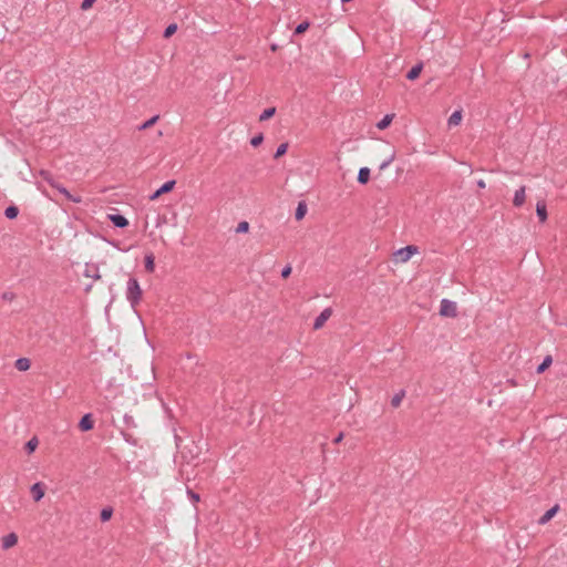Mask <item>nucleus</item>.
<instances>
[{"mask_svg": "<svg viewBox=\"0 0 567 567\" xmlns=\"http://www.w3.org/2000/svg\"><path fill=\"white\" fill-rule=\"evenodd\" d=\"M126 300L130 302L131 307L135 309L142 299V288L136 278L131 277L126 284L125 291Z\"/></svg>", "mask_w": 567, "mask_h": 567, "instance_id": "1", "label": "nucleus"}, {"mask_svg": "<svg viewBox=\"0 0 567 567\" xmlns=\"http://www.w3.org/2000/svg\"><path fill=\"white\" fill-rule=\"evenodd\" d=\"M417 252V247L413 245L405 246L395 251V261L406 262L414 254Z\"/></svg>", "mask_w": 567, "mask_h": 567, "instance_id": "2", "label": "nucleus"}, {"mask_svg": "<svg viewBox=\"0 0 567 567\" xmlns=\"http://www.w3.org/2000/svg\"><path fill=\"white\" fill-rule=\"evenodd\" d=\"M440 315L444 317H455L457 315L456 303L449 299H442L440 305Z\"/></svg>", "mask_w": 567, "mask_h": 567, "instance_id": "3", "label": "nucleus"}, {"mask_svg": "<svg viewBox=\"0 0 567 567\" xmlns=\"http://www.w3.org/2000/svg\"><path fill=\"white\" fill-rule=\"evenodd\" d=\"M176 182L174 179H171V181H167L165 182L158 189H156L151 196H150V199L151 200H155L157 199L162 194H165V193H168L171 192L174 186H175Z\"/></svg>", "mask_w": 567, "mask_h": 567, "instance_id": "4", "label": "nucleus"}, {"mask_svg": "<svg viewBox=\"0 0 567 567\" xmlns=\"http://www.w3.org/2000/svg\"><path fill=\"white\" fill-rule=\"evenodd\" d=\"M331 315H332L331 308L323 309L320 312V315L315 319L313 329L315 330L320 329L324 324V322L331 317Z\"/></svg>", "mask_w": 567, "mask_h": 567, "instance_id": "5", "label": "nucleus"}, {"mask_svg": "<svg viewBox=\"0 0 567 567\" xmlns=\"http://www.w3.org/2000/svg\"><path fill=\"white\" fill-rule=\"evenodd\" d=\"M93 427H94V421L92 419V414L91 413L84 414L79 422V429L82 432H87V431L92 430Z\"/></svg>", "mask_w": 567, "mask_h": 567, "instance_id": "6", "label": "nucleus"}, {"mask_svg": "<svg viewBox=\"0 0 567 567\" xmlns=\"http://www.w3.org/2000/svg\"><path fill=\"white\" fill-rule=\"evenodd\" d=\"M109 219L116 228H125L128 225L127 218L121 214H110Z\"/></svg>", "mask_w": 567, "mask_h": 567, "instance_id": "7", "label": "nucleus"}, {"mask_svg": "<svg viewBox=\"0 0 567 567\" xmlns=\"http://www.w3.org/2000/svg\"><path fill=\"white\" fill-rule=\"evenodd\" d=\"M526 187L525 186H520L518 189H516L515 194H514V198H513V205L515 207H520L524 205L525 203V199H526Z\"/></svg>", "mask_w": 567, "mask_h": 567, "instance_id": "8", "label": "nucleus"}, {"mask_svg": "<svg viewBox=\"0 0 567 567\" xmlns=\"http://www.w3.org/2000/svg\"><path fill=\"white\" fill-rule=\"evenodd\" d=\"M18 543V536L16 533H9L8 535L2 537L1 547L2 549H9L13 547Z\"/></svg>", "mask_w": 567, "mask_h": 567, "instance_id": "9", "label": "nucleus"}, {"mask_svg": "<svg viewBox=\"0 0 567 567\" xmlns=\"http://www.w3.org/2000/svg\"><path fill=\"white\" fill-rule=\"evenodd\" d=\"M31 494H32V497L35 502H40L43 496H44V486L42 483L38 482V483H34L32 486H31Z\"/></svg>", "mask_w": 567, "mask_h": 567, "instance_id": "10", "label": "nucleus"}, {"mask_svg": "<svg viewBox=\"0 0 567 567\" xmlns=\"http://www.w3.org/2000/svg\"><path fill=\"white\" fill-rule=\"evenodd\" d=\"M53 188H55L59 193H61L62 195H64L70 202L72 203H80L81 202V197L79 196H73L63 185H61L60 183H55V186H53Z\"/></svg>", "mask_w": 567, "mask_h": 567, "instance_id": "11", "label": "nucleus"}, {"mask_svg": "<svg viewBox=\"0 0 567 567\" xmlns=\"http://www.w3.org/2000/svg\"><path fill=\"white\" fill-rule=\"evenodd\" d=\"M536 214H537L540 223L546 221L547 208H546V204L544 200H540L536 204Z\"/></svg>", "mask_w": 567, "mask_h": 567, "instance_id": "12", "label": "nucleus"}, {"mask_svg": "<svg viewBox=\"0 0 567 567\" xmlns=\"http://www.w3.org/2000/svg\"><path fill=\"white\" fill-rule=\"evenodd\" d=\"M370 174H371V172H370L369 167H361L359 169L358 177H357L358 183L361 185L367 184L370 179Z\"/></svg>", "mask_w": 567, "mask_h": 567, "instance_id": "13", "label": "nucleus"}, {"mask_svg": "<svg viewBox=\"0 0 567 567\" xmlns=\"http://www.w3.org/2000/svg\"><path fill=\"white\" fill-rule=\"evenodd\" d=\"M144 266L147 272H154L155 270V257L152 252L146 254L144 257Z\"/></svg>", "mask_w": 567, "mask_h": 567, "instance_id": "14", "label": "nucleus"}, {"mask_svg": "<svg viewBox=\"0 0 567 567\" xmlns=\"http://www.w3.org/2000/svg\"><path fill=\"white\" fill-rule=\"evenodd\" d=\"M423 69L422 63H419L411 68V70L406 73V79L413 81L419 78L421 71Z\"/></svg>", "mask_w": 567, "mask_h": 567, "instance_id": "15", "label": "nucleus"}, {"mask_svg": "<svg viewBox=\"0 0 567 567\" xmlns=\"http://www.w3.org/2000/svg\"><path fill=\"white\" fill-rule=\"evenodd\" d=\"M551 363H553L551 355H546L544 358L543 362L536 368V372L538 374L545 372L550 367Z\"/></svg>", "mask_w": 567, "mask_h": 567, "instance_id": "16", "label": "nucleus"}, {"mask_svg": "<svg viewBox=\"0 0 567 567\" xmlns=\"http://www.w3.org/2000/svg\"><path fill=\"white\" fill-rule=\"evenodd\" d=\"M461 120H462V112L461 111H454L450 115V117L447 120V124H449V126H456V125L460 124Z\"/></svg>", "mask_w": 567, "mask_h": 567, "instance_id": "17", "label": "nucleus"}, {"mask_svg": "<svg viewBox=\"0 0 567 567\" xmlns=\"http://www.w3.org/2000/svg\"><path fill=\"white\" fill-rule=\"evenodd\" d=\"M14 365L19 371H27L30 369L31 363L30 360L27 358H19L16 361Z\"/></svg>", "mask_w": 567, "mask_h": 567, "instance_id": "18", "label": "nucleus"}, {"mask_svg": "<svg viewBox=\"0 0 567 567\" xmlns=\"http://www.w3.org/2000/svg\"><path fill=\"white\" fill-rule=\"evenodd\" d=\"M558 511V505H555L554 507L549 508L540 518H539V523L540 524H545L547 523L548 520H550L554 515L556 514V512Z\"/></svg>", "mask_w": 567, "mask_h": 567, "instance_id": "19", "label": "nucleus"}, {"mask_svg": "<svg viewBox=\"0 0 567 567\" xmlns=\"http://www.w3.org/2000/svg\"><path fill=\"white\" fill-rule=\"evenodd\" d=\"M307 213V205L305 202H300L296 208L295 217L297 220H301Z\"/></svg>", "mask_w": 567, "mask_h": 567, "instance_id": "20", "label": "nucleus"}, {"mask_svg": "<svg viewBox=\"0 0 567 567\" xmlns=\"http://www.w3.org/2000/svg\"><path fill=\"white\" fill-rule=\"evenodd\" d=\"M394 118V114H386L380 122L377 123L379 130H385Z\"/></svg>", "mask_w": 567, "mask_h": 567, "instance_id": "21", "label": "nucleus"}, {"mask_svg": "<svg viewBox=\"0 0 567 567\" xmlns=\"http://www.w3.org/2000/svg\"><path fill=\"white\" fill-rule=\"evenodd\" d=\"M19 214V208L14 205H11V206H8L6 209H4V216L8 218V219H14L17 218Z\"/></svg>", "mask_w": 567, "mask_h": 567, "instance_id": "22", "label": "nucleus"}, {"mask_svg": "<svg viewBox=\"0 0 567 567\" xmlns=\"http://www.w3.org/2000/svg\"><path fill=\"white\" fill-rule=\"evenodd\" d=\"M404 396H405V391L404 390H400L398 393H395L393 395V398L391 400V405L393 408H398L401 404V402H402Z\"/></svg>", "mask_w": 567, "mask_h": 567, "instance_id": "23", "label": "nucleus"}, {"mask_svg": "<svg viewBox=\"0 0 567 567\" xmlns=\"http://www.w3.org/2000/svg\"><path fill=\"white\" fill-rule=\"evenodd\" d=\"M159 116L158 115H154L152 116L150 120H147L146 122H144L143 124H141L137 128L138 131H144V130H147L150 128L151 126H153L157 121H158Z\"/></svg>", "mask_w": 567, "mask_h": 567, "instance_id": "24", "label": "nucleus"}, {"mask_svg": "<svg viewBox=\"0 0 567 567\" xmlns=\"http://www.w3.org/2000/svg\"><path fill=\"white\" fill-rule=\"evenodd\" d=\"M276 113V107H268L259 115V121H267L272 117Z\"/></svg>", "mask_w": 567, "mask_h": 567, "instance_id": "25", "label": "nucleus"}, {"mask_svg": "<svg viewBox=\"0 0 567 567\" xmlns=\"http://www.w3.org/2000/svg\"><path fill=\"white\" fill-rule=\"evenodd\" d=\"M113 515V508L112 507H104L102 511H101V514H100V518L102 522H107L111 519Z\"/></svg>", "mask_w": 567, "mask_h": 567, "instance_id": "26", "label": "nucleus"}, {"mask_svg": "<svg viewBox=\"0 0 567 567\" xmlns=\"http://www.w3.org/2000/svg\"><path fill=\"white\" fill-rule=\"evenodd\" d=\"M37 446H38V440H37V437H32L31 440H29L25 443L24 449L30 454L35 451Z\"/></svg>", "mask_w": 567, "mask_h": 567, "instance_id": "27", "label": "nucleus"}, {"mask_svg": "<svg viewBox=\"0 0 567 567\" xmlns=\"http://www.w3.org/2000/svg\"><path fill=\"white\" fill-rule=\"evenodd\" d=\"M40 175L50 186H52V187L55 186L56 182L53 179L50 172L42 169V171H40Z\"/></svg>", "mask_w": 567, "mask_h": 567, "instance_id": "28", "label": "nucleus"}, {"mask_svg": "<svg viewBox=\"0 0 567 567\" xmlns=\"http://www.w3.org/2000/svg\"><path fill=\"white\" fill-rule=\"evenodd\" d=\"M287 150H288V143H282V144H280V145L277 147V150H276V152H275L274 157H275V158H279V157H281L282 155H285V154H286Z\"/></svg>", "mask_w": 567, "mask_h": 567, "instance_id": "29", "label": "nucleus"}, {"mask_svg": "<svg viewBox=\"0 0 567 567\" xmlns=\"http://www.w3.org/2000/svg\"><path fill=\"white\" fill-rule=\"evenodd\" d=\"M394 158H395V153H392L389 157H386V158H385V159L380 164L379 169H380V171H383V169L388 168V167L391 165V163L394 161Z\"/></svg>", "mask_w": 567, "mask_h": 567, "instance_id": "30", "label": "nucleus"}, {"mask_svg": "<svg viewBox=\"0 0 567 567\" xmlns=\"http://www.w3.org/2000/svg\"><path fill=\"white\" fill-rule=\"evenodd\" d=\"M176 30H177V24L172 23V24L167 25L166 29L164 30L163 37L169 38L176 32Z\"/></svg>", "mask_w": 567, "mask_h": 567, "instance_id": "31", "label": "nucleus"}, {"mask_svg": "<svg viewBox=\"0 0 567 567\" xmlns=\"http://www.w3.org/2000/svg\"><path fill=\"white\" fill-rule=\"evenodd\" d=\"M309 28V22L308 21H303L301 23H299L296 29H295V33L296 34H301L303 33L307 29Z\"/></svg>", "mask_w": 567, "mask_h": 567, "instance_id": "32", "label": "nucleus"}, {"mask_svg": "<svg viewBox=\"0 0 567 567\" xmlns=\"http://www.w3.org/2000/svg\"><path fill=\"white\" fill-rule=\"evenodd\" d=\"M262 141H264V135L261 133H259L258 135L254 136L250 140V144H251V146L257 147L262 143Z\"/></svg>", "mask_w": 567, "mask_h": 567, "instance_id": "33", "label": "nucleus"}, {"mask_svg": "<svg viewBox=\"0 0 567 567\" xmlns=\"http://www.w3.org/2000/svg\"><path fill=\"white\" fill-rule=\"evenodd\" d=\"M249 229V224L247 221H240L237 226V233H247Z\"/></svg>", "mask_w": 567, "mask_h": 567, "instance_id": "34", "label": "nucleus"}, {"mask_svg": "<svg viewBox=\"0 0 567 567\" xmlns=\"http://www.w3.org/2000/svg\"><path fill=\"white\" fill-rule=\"evenodd\" d=\"M187 495L192 499L193 503L199 502V494L195 493L193 489L187 488Z\"/></svg>", "mask_w": 567, "mask_h": 567, "instance_id": "35", "label": "nucleus"}, {"mask_svg": "<svg viewBox=\"0 0 567 567\" xmlns=\"http://www.w3.org/2000/svg\"><path fill=\"white\" fill-rule=\"evenodd\" d=\"M291 270H292V268L290 265L285 266L281 270V277L285 279L288 278L291 274Z\"/></svg>", "mask_w": 567, "mask_h": 567, "instance_id": "36", "label": "nucleus"}, {"mask_svg": "<svg viewBox=\"0 0 567 567\" xmlns=\"http://www.w3.org/2000/svg\"><path fill=\"white\" fill-rule=\"evenodd\" d=\"M85 276H86V277H92V278H94V279H100V277H101V276L99 275V270H97L96 268L94 269V272H91V270L87 268V269L85 270Z\"/></svg>", "mask_w": 567, "mask_h": 567, "instance_id": "37", "label": "nucleus"}, {"mask_svg": "<svg viewBox=\"0 0 567 567\" xmlns=\"http://www.w3.org/2000/svg\"><path fill=\"white\" fill-rule=\"evenodd\" d=\"M96 0H83L82 1V4H81V9L82 10H87L89 8H91L93 6V3L95 2Z\"/></svg>", "mask_w": 567, "mask_h": 567, "instance_id": "38", "label": "nucleus"}, {"mask_svg": "<svg viewBox=\"0 0 567 567\" xmlns=\"http://www.w3.org/2000/svg\"><path fill=\"white\" fill-rule=\"evenodd\" d=\"M342 439H343V433L341 432V433H339V434L333 439V443H334V444H338V443H340V442L342 441Z\"/></svg>", "mask_w": 567, "mask_h": 567, "instance_id": "39", "label": "nucleus"}, {"mask_svg": "<svg viewBox=\"0 0 567 567\" xmlns=\"http://www.w3.org/2000/svg\"><path fill=\"white\" fill-rule=\"evenodd\" d=\"M124 421H125V423H126L127 425H130L131 423H133V417H132V416H130V415H125V416H124Z\"/></svg>", "mask_w": 567, "mask_h": 567, "instance_id": "40", "label": "nucleus"}, {"mask_svg": "<svg viewBox=\"0 0 567 567\" xmlns=\"http://www.w3.org/2000/svg\"><path fill=\"white\" fill-rule=\"evenodd\" d=\"M477 186H478L480 188H485V187H486V184H485V182H484L483 179H480V181H477Z\"/></svg>", "mask_w": 567, "mask_h": 567, "instance_id": "41", "label": "nucleus"}, {"mask_svg": "<svg viewBox=\"0 0 567 567\" xmlns=\"http://www.w3.org/2000/svg\"><path fill=\"white\" fill-rule=\"evenodd\" d=\"M175 440H176V442L178 443V441H179V437H178V436L176 435V436H175Z\"/></svg>", "mask_w": 567, "mask_h": 567, "instance_id": "42", "label": "nucleus"}]
</instances>
